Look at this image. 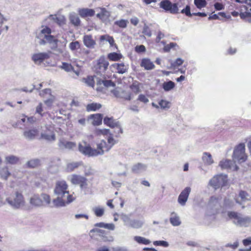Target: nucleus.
Listing matches in <instances>:
<instances>
[{
    "label": "nucleus",
    "instance_id": "nucleus-39",
    "mask_svg": "<svg viewBox=\"0 0 251 251\" xmlns=\"http://www.w3.org/2000/svg\"><path fill=\"white\" fill-rule=\"evenodd\" d=\"M17 208H23L25 205V201L23 196L21 194L17 193Z\"/></svg>",
    "mask_w": 251,
    "mask_h": 251
},
{
    "label": "nucleus",
    "instance_id": "nucleus-63",
    "mask_svg": "<svg viewBox=\"0 0 251 251\" xmlns=\"http://www.w3.org/2000/svg\"><path fill=\"white\" fill-rule=\"evenodd\" d=\"M97 9L100 10V12L103 18H104V17H108L110 15L109 12L108 11H107L104 8H99Z\"/></svg>",
    "mask_w": 251,
    "mask_h": 251
},
{
    "label": "nucleus",
    "instance_id": "nucleus-5",
    "mask_svg": "<svg viewBox=\"0 0 251 251\" xmlns=\"http://www.w3.org/2000/svg\"><path fill=\"white\" fill-rule=\"evenodd\" d=\"M247 157L245 154V145L244 143H241L234 150L233 159L234 162L241 163L246 160Z\"/></svg>",
    "mask_w": 251,
    "mask_h": 251
},
{
    "label": "nucleus",
    "instance_id": "nucleus-42",
    "mask_svg": "<svg viewBox=\"0 0 251 251\" xmlns=\"http://www.w3.org/2000/svg\"><path fill=\"white\" fill-rule=\"evenodd\" d=\"M80 165V162H74L68 163L67 166V170L68 171L71 172L77 168Z\"/></svg>",
    "mask_w": 251,
    "mask_h": 251
},
{
    "label": "nucleus",
    "instance_id": "nucleus-13",
    "mask_svg": "<svg viewBox=\"0 0 251 251\" xmlns=\"http://www.w3.org/2000/svg\"><path fill=\"white\" fill-rule=\"evenodd\" d=\"M50 51L34 53L32 56V59L35 64H40L45 59H48L50 57Z\"/></svg>",
    "mask_w": 251,
    "mask_h": 251
},
{
    "label": "nucleus",
    "instance_id": "nucleus-12",
    "mask_svg": "<svg viewBox=\"0 0 251 251\" xmlns=\"http://www.w3.org/2000/svg\"><path fill=\"white\" fill-rule=\"evenodd\" d=\"M104 124L111 128H118V133H122L123 130L119 121L114 120L113 118L106 117L103 120Z\"/></svg>",
    "mask_w": 251,
    "mask_h": 251
},
{
    "label": "nucleus",
    "instance_id": "nucleus-55",
    "mask_svg": "<svg viewBox=\"0 0 251 251\" xmlns=\"http://www.w3.org/2000/svg\"><path fill=\"white\" fill-rule=\"evenodd\" d=\"M143 33L148 37H151V32L150 30L149 27L147 25H145L143 27Z\"/></svg>",
    "mask_w": 251,
    "mask_h": 251
},
{
    "label": "nucleus",
    "instance_id": "nucleus-26",
    "mask_svg": "<svg viewBox=\"0 0 251 251\" xmlns=\"http://www.w3.org/2000/svg\"><path fill=\"white\" fill-rule=\"evenodd\" d=\"M110 133V130L106 128L100 129L96 128L93 131L94 135L96 136L108 135Z\"/></svg>",
    "mask_w": 251,
    "mask_h": 251
},
{
    "label": "nucleus",
    "instance_id": "nucleus-64",
    "mask_svg": "<svg viewBox=\"0 0 251 251\" xmlns=\"http://www.w3.org/2000/svg\"><path fill=\"white\" fill-rule=\"evenodd\" d=\"M53 100H54L53 97L50 96L49 99L45 100L44 102L48 107H50L52 105Z\"/></svg>",
    "mask_w": 251,
    "mask_h": 251
},
{
    "label": "nucleus",
    "instance_id": "nucleus-53",
    "mask_svg": "<svg viewBox=\"0 0 251 251\" xmlns=\"http://www.w3.org/2000/svg\"><path fill=\"white\" fill-rule=\"evenodd\" d=\"M153 244L155 246H160L164 247H168L169 246V243L165 241H156L153 242Z\"/></svg>",
    "mask_w": 251,
    "mask_h": 251
},
{
    "label": "nucleus",
    "instance_id": "nucleus-21",
    "mask_svg": "<svg viewBox=\"0 0 251 251\" xmlns=\"http://www.w3.org/2000/svg\"><path fill=\"white\" fill-rule=\"evenodd\" d=\"M141 66L146 70H151L154 69L155 66L153 62L148 58H143L141 63Z\"/></svg>",
    "mask_w": 251,
    "mask_h": 251
},
{
    "label": "nucleus",
    "instance_id": "nucleus-15",
    "mask_svg": "<svg viewBox=\"0 0 251 251\" xmlns=\"http://www.w3.org/2000/svg\"><path fill=\"white\" fill-rule=\"evenodd\" d=\"M191 190L190 187H187L181 192L178 198V202L180 205H184L185 204Z\"/></svg>",
    "mask_w": 251,
    "mask_h": 251
},
{
    "label": "nucleus",
    "instance_id": "nucleus-57",
    "mask_svg": "<svg viewBox=\"0 0 251 251\" xmlns=\"http://www.w3.org/2000/svg\"><path fill=\"white\" fill-rule=\"evenodd\" d=\"M181 13L182 14H185L187 16H191L192 15L191 13L190 7L189 5H187L184 9L181 10Z\"/></svg>",
    "mask_w": 251,
    "mask_h": 251
},
{
    "label": "nucleus",
    "instance_id": "nucleus-59",
    "mask_svg": "<svg viewBox=\"0 0 251 251\" xmlns=\"http://www.w3.org/2000/svg\"><path fill=\"white\" fill-rule=\"evenodd\" d=\"M51 90L50 89H46L40 92V96L43 97H46L47 95L50 96Z\"/></svg>",
    "mask_w": 251,
    "mask_h": 251
},
{
    "label": "nucleus",
    "instance_id": "nucleus-20",
    "mask_svg": "<svg viewBox=\"0 0 251 251\" xmlns=\"http://www.w3.org/2000/svg\"><path fill=\"white\" fill-rule=\"evenodd\" d=\"M109 65V62L104 56H101L97 60L98 68L103 72L105 71Z\"/></svg>",
    "mask_w": 251,
    "mask_h": 251
},
{
    "label": "nucleus",
    "instance_id": "nucleus-49",
    "mask_svg": "<svg viewBox=\"0 0 251 251\" xmlns=\"http://www.w3.org/2000/svg\"><path fill=\"white\" fill-rule=\"evenodd\" d=\"M40 164V160L38 159H32L29 161L27 165L31 168H35Z\"/></svg>",
    "mask_w": 251,
    "mask_h": 251
},
{
    "label": "nucleus",
    "instance_id": "nucleus-31",
    "mask_svg": "<svg viewBox=\"0 0 251 251\" xmlns=\"http://www.w3.org/2000/svg\"><path fill=\"white\" fill-rule=\"evenodd\" d=\"M90 118L92 120V124L94 126H99L101 124L102 117L100 114L93 115Z\"/></svg>",
    "mask_w": 251,
    "mask_h": 251
},
{
    "label": "nucleus",
    "instance_id": "nucleus-32",
    "mask_svg": "<svg viewBox=\"0 0 251 251\" xmlns=\"http://www.w3.org/2000/svg\"><path fill=\"white\" fill-rule=\"evenodd\" d=\"M107 57L111 61H118L123 57V55L121 53L114 52L109 53Z\"/></svg>",
    "mask_w": 251,
    "mask_h": 251
},
{
    "label": "nucleus",
    "instance_id": "nucleus-35",
    "mask_svg": "<svg viewBox=\"0 0 251 251\" xmlns=\"http://www.w3.org/2000/svg\"><path fill=\"white\" fill-rule=\"evenodd\" d=\"M97 79L98 78L96 76H89L86 78H84L83 81L87 84V86L94 87L95 79Z\"/></svg>",
    "mask_w": 251,
    "mask_h": 251
},
{
    "label": "nucleus",
    "instance_id": "nucleus-16",
    "mask_svg": "<svg viewBox=\"0 0 251 251\" xmlns=\"http://www.w3.org/2000/svg\"><path fill=\"white\" fill-rule=\"evenodd\" d=\"M234 201L236 203L242 204V202L238 199H235L233 197H229L225 199L223 205H222L223 207L226 208H232L234 205Z\"/></svg>",
    "mask_w": 251,
    "mask_h": 251
},
{
    "label": "nucleus",
    "instance_id": "nucleus-2",
    "mask_svg": "<svg viewBox=\"0 0 251 251\" xmlns=\"http://www.w3.org/2000/svg\"><path fill=\"white\" fill-rule=\"evenodd\" d=\"M222 198L221 197H211L207 203L205 220L207 224H210L211 222L216 220V216L219 213V210L223 207L221 204Z\"/></svg>",
    "mask_w": 251,
    "mask_h": 251
},
{
    "label": "nucleus",
    "instance_id": "nucleus-22",
    "mask_svg": "<svg viewBox=\"0 0 251 251\" xmlns=\"http://www.w3.org/2000/svg\"><path fill=\"white\" fill-rule=\"evenodd\" d=\"M78 13L82 17H91L95 14V11L92 9L82 8L78 10Z\"/></svg>",
    "mask_w": 251,
    "mask_h": 251
},
{
    "label": "nucleus",
    "instance_id": "nucleus-33",
    "mask_svg": "<svg viewBox=\"0 0 251 251\" xmlns=\"http://www.w3.org/2000/svg\"><path fill=\"white\" fill-rule=\"evenodd\" d=\"M143 225V222L139 220H131L129 224V227L134 228H139L142 227Z\"/></svg>",
    "mask_w": 251,
    "mask_h": 251
},
{
    "label": "nucleus",
    "instance_id": "nucleus-52",
    "mask_svg": "<svg viewBox=\"0 0 251 251\" xmlns=\"http://www.w3.org/2000/svg\"><path fill=\"white\" fill-rule=\"evenodd\" d=\"M80 47L79 43L78 41L71 42L69 45V48L72 50H75Z\"/></svg>",
    "mask_w": 251,
    "mask_h": 251
},
{
    "label": "nucleus",
    "instance_id": "nucleus-47",
    "mask_svg": "<svg viewBox=\"0 0 251 251\" xmlns=\"http://www.w3.org/2000/svg\"><path fill=\"white\" fill-rule=\"evenodd\" d=\"M116 141L113 138L112 134L110 133L108 135V137L107 138V145L108 146L110 147V150L111 148L116 144Z\"/></svg>",
    "mask_w": 251,
    "mask_h": 251
},
{
    "label": "nucleus",
    "instance_id": "nucleus-36",
    "mask_svg": "<svg viewBox=\"0 0 251 251\" xmlns=\"http://www.w3.org/2000/svg\"><path fill=\"white\" fill-rule=\"evenodd\" d=\"M92 211L97 217H101L104 213V208L100 206H95L92 208Z\"/></svg>",
    "mask_w": 251,
    "mask_h": 251
},
{
    "label": "nucleus",
    "instance_id": "nucleus-46",
    "mask_svg": "<svg viewBox=\"0 0 251 251\" xmlns=\"http://www.w3.org/2000/svg\"><path fill=\"white\" fill-rule=\"evenodd\" d=\"M120 218L123 221L124 225L128 226L129 224L130 223L131 220L129 216L124 213H122L120 215Z\"/></svg>",
    "mask_w": 251,
    "mask_h": 251
},
{
    "label": "nucleus",
    "instance_id": "nucleus-54",
    "mask_svg": "<svg viewBox=\"0 0 251 251\" xmlns=\"http://www.w3.org/2000/svg\"><path fill=\"white\" fill-rule=\"evenodd\" d=\"M61 68L66 72H70L73 69V67L70 64L63 63L61 66Z\"/></svg>",
    "mask_w": 251,
    "mask_h": 251
},
{
    "label": "nucleus",
    "instance_id": "nucleus-11",
    "mask_svg": "<svg viewBox=\"0 0 251 251\" xmlns=\"http://www.w3.org/2000/svg\"><path fill=\"white\" fill-rule=\"evenodd\" d=\"M58 145L61 150L67 149L73 151L76 148V144L75 142L68 141L64 139L59 140Z\"/></svg>",
    "mask_w": 251,
    "mask_h": 251
},
{
    "label": "nucleus",
    "instance_id": "nucleus-29",
    "mask_svg": "<svg viewBox=\"0 0 251 251\" xmlns=\"http://www.w3.org/2000/svg\"><path fill=\"white\" fill-rule=\"evenodd\" d=\"M100 43L102 44H103V42L104 41H107L109 43L110 47H113L114 45L116 46L113 38L108 35L106 34L100 36Z\"/></svg>",
    "mask_w": 251,
    "mask_h": 251
},
{
    "label": "nucleus",
    "instance_id": "nucleus-43",
    "mask_svg": "<svg viewBox=\"0 0 251 251\" xmlns=\"http://www.w3.org/2000/svg\"><path fill=\"white\" fill-rule=\"evenodd\" d=\"M128 21L127 20L122 19L116 21L114 22V24L121 28H126L127 26Z\"/></svg>",
    "mask_w": 251,
    "mask_h": 251
},
{
    "label": "nucleus",
    "instance_id": "nucleus-28",
    "mask_svg": "<svg viewBox=\"0 0 251 251\" xmlns=\"http://www.w3.org/2000/svg\"><path fill=\"white\" fill-rule=\"evenodd\" d=\"M127 169L126 165L120 164L117 168V174L119 176H127Z\"/></svg>",
    "mask_w": 251,
    "mask_h": 251
},
{
    "label": "nucleus",
    "instance_id": "nucleus-34",
    "mask_svg": "<svg viewBox=\"0 0 251 251\" xmlns=\"http://www.w3.org/2000/svg\"><path fill=\"white\" fill-rule=\"evenodd\" d=\"M134 240L140 244L149 245L151 243V241L150 240L139 236H134Z\"/></svg>",
    "mask_w": 251,
    "mask_h": 251
},
{
    "label": "nucleus",
    "instance_id": "nucleus-44",
    "mask_svg": "<svg viewBox=\"0 0 251 251\" xmlns=\"http://www.w3.org/2000/svg\"><path fill=\"white\" fill-rule=\"evenodd\" d=\"M70 20L72 23L75 26H77L80 24V20L78 17L75 14H71L70 16Z\"/></svg>",
    "mask_w": 251,
    "mask_h": 251
},
{
    "label": "nucleus",
    "instance_id": "nucleus-6",
    "mask_svg": "<svg viewBox=\"0 0 251 251\" xmlns=\"http://www.w3.org/2000/svg\"><path fill=\"white\" fill-rule=\"evenodd\" d=\"M227 183V176L225 175L220 174L213 176L209 181V185L215 189L223 187Z\"/></svg>",
    "mask_w": 251,
    "mask_h": 251
},
{
    "label": "nucleus",
    "instance_id": "nucleus-18",
    "mask_svg": "<svg viewBox=\"0 0 251 251\" xmlns=\"http://www.w3.org/2000/svg\"><path fill=\"white\" fill-rule=\"evenodd\" d=\"M41 137L49 141H52L55 140V136L51 127L47 129L41 133Z\"/></svg>",
    "mask_w": 251,
    "mask_h": 251
},
{
    "label": "nucleus",
    "instance_id": "nucleus-3",
    "mask_svg": "<svg viewBox=\"0 0 251 251\" xmlns=\"http://www.w3.org/2000/svg\"><path fill=\"white\" fill-rule=\"evenodd\" d=\"M51 29L47 27H43L37 35V38L40 39L39 44L40 45H44L46 43L50 45L52 50H55L57 48L58 40L53 35H51Z\"/></svg>",
    "mask_w": 251,
    "mask_h": 251
},
{
    "label": "nucleus",
    "instance_id": "nucleus-10",
    "mask_svg": "<svg viewBox=\"0 0 251 251\" xmlns=\"http://www.w3.org/2000/svg\"><path fill=\"white\" fill-rule=\"evenodd\" d=\"M109 150L110 147L107 146L106 142L101 140L97 144V148L94 149L95 156L102 155L105 151H108Z\"/></svg>",
    "mask_w": 251,
    "mask_h": 251
},
{
    "label": "nucleus",
    "instance_id": "nucleus-50",
    "mask_svg": "<svg viewBox=\"0 0 251 251\" xmlns=\"http://www.w3.org/2000/svg\"><path fill=\"white\" fill-rule=\"evenodd\" d=\"M239 198L242 201H245L250 199L248 194L245 191H241L239 193Z\"/></svg>",
    "mask_w": 251,
    "mask_h": 251
},
{
    "label": "nucleus",
    "instance_id": "nucleus-14",
    "mask_svg": "<svg viewBox=\"0 0 251 251\" xmlns=\"http://www.w3.org/2000/svg\"><path fill=\"white\" fill-rule=\"evenodd\" d=\"M235 162L229 160H223L220 161L219 166L223 169H230L232 171H237L238 169V167L235 164Z\"/></svg>",
    "mask_w": 251,
    "mask_h": 251
},
{
    "label": "nucleus",
    "instance_id": "nucleus-17",
    "mask_svg": "<svg viewBox=\"0 0 251 251\" xmlns=\"http://www.w3.org/2000/svg\"><path fill=\"white\" fill-rule=\"evenodd\" d=\"M83 42L86 47L90 49H94L96 45V41L91 35H84L83 37Z\"/></svg>",
    "mask_w": 251,
    "mask_h": 251
},
{
    "label": "nucleus",
    "instance_id": "nucleus-38",
    "mask_svg": "<svg viewBox=\"0 0 251 251\" xmlns=\"http://www.w3.org/2000/svg\"><path fill=\"white\" fill-rule=\"evenodd\" d=\"M175 86V84L172 81L165 82L163 83V88L165 91H169L173 89Z\"/></svg>",
    "mask_w": 251,
    "mask_h": 251
},
{
    "label": "nucleus",
    "instance_id": "nucleus-19",
    "mask_svg": "<svg viewBox=\"0 0 251 251\" xmlns=\"http://www.w3.org/2000/svg\"><path fill=\"white\" fill-rule=\"evenodd\" d=\"M111 67L115 69L117 73L120 74L126 73L128 69V65H125L124 63H114L111 65Z\"/></svg>",
    "mask_w": 251,
    "mask_h": 251
},
{
    "label": "nucleus",
    "instance_id": "nucleus-62",
    "mask_svg": "<svg viewBox=\"0 0 251 251\" xmlns=\"http://www.w3.org/2000/svg\"><path fill=\"white\" fill-rule=\"evenodd\" d=\"M159 104L161 108L163 109L169 107V102L165 100H161L159 102Z\"/></svg>",
    "mask_w": 251,
    "mask_h": 251
},
{
    "label": "nucleus",
    "instance_id": "nucleus-1",
    "mask_svg": "<svg viewBox=\"0 0 251 251\" xmlns=\"http://www.w3.org/2000/svg\"><path fill=\"white\" fill-rule=\"evenodd\" d=\"M53 193L57 198L53 200V203L57 207L65 206L75 199L72 195L69 194L68 185L64 180L56 182Z\"/></svg>",
    "mask_w": 251,
    "mask_h": 251
},
{
    "label": "nucleus",
    "instance_id": "nucleus-23",
    "mask_svg": "<svg viewBox=\"0 0 251 251\" xmlns=\"http://www.w3.org/2000/svg\"><path fill=\"white\" fill-rule=\"evenodd\" d=\"M30 203L31 205L39 207L42 205V200L38 195H33L30 199Z\"/></svg>",
    "mask_w": 251,
    "mask_h": 251
},
{
    "label": "nucleus",
    "instance_id": "nucleus-24",
    "mask_svg": "<svg viewBox=\"0 0 251 251\" xmlns=\"http://www.w3.org/2000/svg\"><path fill=\"white\" fill-rule=\"evenodd\" d=\"M170 221L173 226H178L181 224L179 217L175 212L171 213Z\"/></svg>",
    "mask_w": 251,
    "mask_h": 251
},
{
    "label": "nucleus",
    "instance_id": "nucleus-51",
    "mask_svg": "<svg viewBox=\"0 0 251 251\" xmlns=\"http://www.w3.org/2000/svg\"><path fill=\"white\" fill-rule=\"evenodd\" d=\"M5 21H6L5 19L3 17V15L0 13V31L3 30L4 29H5V30H8L7 25H5L3 27L2 26L3 22Z\"/></svg>",
    "mask_w": 251,
    "mask_h": 251
},
{
    "label": "nucleus",
    "instance_id": "nucleus-48",
    "mask_svg": "<svg viewBox=\"0 0 251 251\" xmlns=\"http://www.w3.org/2000/svg\"><path fill=\"white\" fill-rule=\"evenodd\" d=\"M194 3L198 8L204 7L207 2L205 0H194Z\"/></svg>",
    "mask_w": 251,
    "mask_h": 251
},
{
    "label": "nucleus",
    "instance_id": "nucleus-40",
    "mask_svg": "<svg viewBox=\"0 0 251 251\" xmlns=\"http://www.w3.org/2000/svg\"><path fill=\"white\" fill-rule=\"evenodd\" d=\"M101 107V105L100 103H92L87 105V110L88 111H96L100 109Z\"/></svg>",
    "mask_w": 251,
    "mask_h": 251
},
{
    "label": "nucleus",
    "instance_id": "nucleus-58",
    "mask_svg": "<svg viewBox=\"0 0 251 251\" xmlns=\"http://www.w3.org/2000/svg\"><path fill=\"white\" fill-rule=\"evenodd\" d=\"M135 51L137 53L144 52L146 51V48L144 45L136 46L135 47Z\"/></svg>",
    "mask_w": 251,
    "mask_h": 251
},
{
    "label": "nucleus",
    "instance_id": "nucleus-7",
    "mask_svg": "<svg viewBox=\"0 0 251 251\" xmlns=\"http://www.w3.org/2000/svg\"><path fill=\"white\" fill-rule=\"evenodd\" d=\"M160 8L171 14H175L178 13L179 9L177 3H173L169 0H163L159 3Z\"/></svg>",
    "mask_w": 251,
    "mask_h": 251
},
{
    "label": "nucleus",
    "instance_id": "nucleus-27",
    "mask_svg": "<svg viewBox=\"0 0 251 251\" xmlns=\"http://www.w3.org/2000/svg\"><path fill=\"white\" fill-rule=\"evenodd\" d=\"M38 134V131L36 129H33L28 131H25L24 132V136L26 139L28 140H32L34 139Z\"/></svg>",
    "mask_w": 251,
    "mask_h": 251
},
{
    "label": "nucleus",
    "instance_id": "nucleus-4",
    "mask_svg": "<svg viewBox=\"0 0 251 251\" xmlns=\"http://www.w3.org/2000/svg\"><path fill=\"white\" fill-rule=\"evenodd\" d=\"M228 216L234 224L240 226H248L251 225V217H243L235 212H228Z\"/></svg>",
    "mask_w": 251,
    "mask_h": 251
},
{
    "label": "nucleus",
    "instance_id": "nucleus-45",
    "mask_svg": "<svg viewBox=\"0 0 251 251\" xmlns=\"http://www.w3.org/2000/svg\"><path fill=\"white\" fill-rule=\"evenodd\" d=\"M40 198L42 200V205L44 203L46 204H49L50 203V196L45 193H43L40 196Z\"/></svg>",
    "mask_w": 251,
    "mask_h": 251
},
{
    "label": "nucleus",
    "instance_id": "nucleus-37",
    "mask_svg": "<svg viewBox=\"0 0 251 251\" xmlns=\"http://www.w3.org/2000/svg\"><path fill=\"white\" fill-rule=\"evenodd\" d=\"M140 85L141 84L139 82L134 81L130 85V88L134 93L137 94L141 92Z\"/></svg>",
    "mask_w": 251,
    "mask_h": 251
},
{
    "label": "nucleus",
    "instance_id": "nucleus-56",
    "mask_svg": "<svg viewBox=\"0 0 251 251\" xmlns=\"http://www.w3.org/2000/svg\"><path fill=\"white\" fill-rule=\"evenodd\" d=\"M137 100L144 103H147L149 101L148 98L143 94L139 95Z\"/></svg>",
    "mask_w": 251,
    "mask_h": 251
},
{
    "label": "nucleus",
    "instance_id": "nucleus-61",
    "mask_svg": "<svg viewBox=\"0 0 251 251\" xmlns=\"http://www.w3.org/2000/svg\"><path fill=\"white\" fill-rule=\"evenodd\" d=\"M43 111V103L40 102L36 107V113L43 116L42 112Z\"/></svg>",
    "mask_w": 251,
    "mask_h": 251
},
{
    "label": "nucleus",
    "instance_id": "nucleus-30",
    "mask_svg": "<svg viewBox=\"0 0 251 251\" xmlns=\"http://www.w3.org/2000/svg\"><path fill=\"white\" fill-rule=\"evenodd\" d=\"M147 167L145 164L142 163H138L134 165L132 168V171L135 173H141L145 171Z\"/></svg>",
    "mask_w": 251,
    "mask_h": 251
},
{
    "label": "nucleus",
    "instance_id": "nucleus-25",
    "mask_svg": "<svg viewBox=\"0 0 251 251\" xmlns=\"http://www.w3.org/2000/svg\"><path fill=\"white\" fill-rule=\"evenodd\" d=\"M202 160L205 165H210L214 163L212 155L208 152H204L203 153Z\"/></svg>",
    "mask_w": 251,
    "mask_h": 251
},
{
    "label": "nucleus",
    "instance_id": "nucleus-60",
    "mask_svg": "<svg viewBox=\"0 0 251 251\" xmlns=\"http://www.w3.org/2000/svg\"><path fill=\"white\" fill-rule=\"evenodd\" d=\"M10 175V173L7 170L6 168H3L1 172V176L2 178L6 179L8 176Z\"/></svg>",
    "mask_w": 251,
    "mask_h": 251
},
{
    "label": "nucleus",
    "instance_id": "nucleus-41",
    "mask_svg": "<svg viewBox=\"0 0 251 251\" xmlns=\"http://www.w3.org/2000/svg\"><path fill=\"white\" fill-rule=\"evenodd\" d=\"M241 19L245 20L246 21L251 23V13L248 11L241 12L240 14Z\"/></svg>",
    "mask_w": 251,
    "mask_h": 251
},
{
    "label": "nucleus",
    "instance_id": "nucleus-8",
    "mask_svg": "<svg viewBox=\"0 0 251 251\" xmlns=\"http://www.w3.org/2000/svg\"><path fill=\"white\" fill-rule=\"evenodd\" d=\"M78 149L79 151L82 154L89 157L95 156L94 149L86 141H82L78 144Z\"/></svg>",
    "mask_w": 251,
    "mask_h": 251
},
{
    "label": "nucleus",
    "instance_id": "nucleus-9",
    "mask_svg": "<svg viewBox=\"0 0 251 251\" xmlns=\"http://www.w3.org/2000/svg\"><path fill=\"white\" fill-rule=\"evenodd\" d=\"M70 180L73 184L79 185L81 189L86 188L87 185V178L80 175H73Z\"/></svg>",
    "mask_w": 251,
    "mask_h": 251
}]
</instances>
